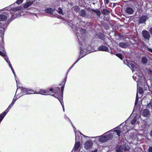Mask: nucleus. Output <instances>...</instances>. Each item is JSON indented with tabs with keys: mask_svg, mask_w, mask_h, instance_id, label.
Here are the masks:
<instances>
[{
	"mask_svg": "<svg viewBox=\"0 0 152 152\" xmlns=\"http://www.w3.org/2000/svg\"><path fill=\"white\" fill-rule=\"evenodd\" d=\"M119 46L122 48H126L128 46L127 43L125 42H120L119 44Z\"/></svg>",
	"mask_w": 152,
	"mask_h": 152,
	"instance_id": "nucleus-19",
	"label": "nucleus"
},
{
	"mask_svg": "<svg viewBox=\"0 0 152 152\" xmlns=\"http://www.w3.org/2000/svg\"><path fill=\"white\" fill-rule=\"evenodd\" d=\"M80 16L85 17L86 15V11L84 10H81L80 12Z\"/></svg>",
	"mask_w": 152,
	"mask_h": 152,
	"instance_id": "nucleus-21",
	"label": "nucleus"
},
{
	"mask_svg": "<svg viewBox=\"0 0 152 152\" xmlns=\"http://www.w3.org/2000/svg\"><path fill=\"white\" fill-rule=\"evenodd\" d=\"M112 133L113 137L114 136L116 137H119L121 133V131L120 130V129L119 127H117L115 128V130L114 131H111V132L109 134Z\"/></svg>",
	"mask_w": 152,
	"mask_h": 152,
	"instance_id": "nucleus-4",
	"label": "nucleus"
},
{
	"mask_svg": "<svg viewBox=\"0 0 152 152\" xmlns=\"http://www.w3.org/2000/svg\"><path fill=\"white\" fill-rule=\"evenodd\" d=\"M45 12L50 14H52L53 13V10L51 8H47L45 10Z\"/></svg>",
	"mask_w": 152,
	"mask_h": 152,
	"instance_id": "nucleus-18",
	"label": "nucleus"
},
{
	"mask_svg": "<svg viewBox=\"0 0 152 152\" xmlns=\"http://www.w3.org/2000/svg\"><path fill=\"white\" fill-rule=\"evenodd\" d=\"M12 107V106H11L10 104L7 109L5 111V112H7L6 113H7L9 111L10 109L11 108V107Z\"/></svg>",
	"mask_w": 152,
	"mask_h": 152,
	"instance_id": "nucleus-31",
	"label": "nucleus"
},
{
	"mask_svg": "<svg viewBox=\"0 0 152 152\" xmlns=\"http://www.w3.org/2000/svg\"><path fill=\"white\" fill-rule=\"evenodd\" d=\"M75 136H76L75 140H76V141L75 143V145L74 146V148L75 150H77L79 149V148L80 147V142L79 141H77V140L78 139V137L77 136L76 133V132H75Z\"/></svg>",
	"mask_w": 152,
	"mask_h": 152,
	"instance_id": "nucleus-9",
	"label": "nucleus"
},
{
	"mask_svg": "<svg viewBox=\"0 0 152 152\" xmlns=\"http://www.w3.org/2000/svg\"><path fill=\"white\" fill-rule=\"evenodd\" d=\"M34 94H40L45 95H50V93L49 91L47 90H45L43 89H40L38 92L35 91H34Z\"/></svg>",
	"mask_w": 152,
	"mask_h": 152,
	"instance_id": "nucleus-8",
	"label": "nucleus"
},
{
	"mask_svg": "<svg viewBox=\"0 0 152 152\" xmlns=\"http://www.w3.org/2000/svg\"><path fill=\"white\" fill-rule=\"evenodd\" d=\"M57 11L59 14H61L63 15L64 14L62 10L60 8H58Z\"/></svg>",
	"mask_w": 152,
	"mask_h": 152,
	"instance_id": "nucleus-30",
	"label": "nucleus"
},
{
	"mask_svg": "<svg viewBox=\"0 0 152 152\" xmlns=\"http://www.w3.org/2000/svg\"><path fill=\"white\" fill-rule=\"evenodd\" d=\"M97 10H94L93 11L94 12L96 13Z\"/></svg>",
	"mask_w": 152,
	"mask_h": 152,
	"instance_id": "nucleus-48",
	"label": "nucleus"
},
{
	"mask_svg": "<svg viewBox=\"0 0 152 152\" xmlns=\"http://www.w3.org/2000/svg\"><path fill=\"white\" fill-rule=\"evenodd\" d=\"M93 143L91 141H87L84 145L85 148L87 149H91Z\"/></svg>",
	"mask_w": 152,
	"mask_h": 152,
	"instance_id": "nucleus-10",
	"label": "nucleus"
},
{
	"mask_svg": "<svg viewBox=\"0 0 152 152\" xmlns=\"http://www.w3.org/2000/svg\"><path fill=\"white\" fill-rule=\"evenodd\" d=\"M148 73L149 74L152 75V70L151 69H149Z\"/></svg>",
	"mask_w": 152,
	"mask_h": 152,
	"instance_id": "nucleus-39",
	"label": "nucleus"
},
{
	"mask_svg": "<svg viewBox=\"0 0 152 152\" xmlns=\"http://www.w3.org/2000/svg\"><path fill=\"white\" fill-rule=\"evenodd\" d=\"M138 96H137V94L136 97V99L135 102V105H137L138 102Z\"/></svg>",
	"mask_w": 152,
	"mask_h": 152,
	"instance_id": "nucleus-33",
	"label": "nucleus"
},
{
	"mask_svg": "<svg viewBox=\"0 0 152 152\" xmlns=\"http://www.w3.org/2000/svg\"><path fill=\"white\" fill-rule=\"evenodd\" d=\"M150 33L152 35V27L150 29Z\"/></svg>",
	"mask_w": 152,
	"mask_h": 152,
	"instance_id": "nucleus-43",
	"label": "nucleus"
},
{
	"mask_svg": "<svg viewBox=\"0 0 152 152\" xmlns=\"http://www.w3.org/2000/svg\"><path fill=\"white\" fill-rule=\"evenodd\" d=\"M21 92L22 94H31L34 93V91L32 89H27L26 88H22Z\"/></svg>",
	"mask_w": 152,
	"mask_h": 152,
	"instance_id": "nucleus-5",
	"label": "nucleus"
},
{
	"mask_svg": "<svg viewBox=\"0 0 152 152\" xmlns=\"http://www.w3.org/2000/svg\"><path fill=\"white\" fill-rule=\"evenodd\" d=\"M137 117V115H136L134 116V118L132 120L131 123L132 125H134L136 123Z\"/></svg>",
	"mask_w": 152,
	"mask_h": 152,
	"instance_id": "nucleus-25",
	"label": "nucleus"
},
{
	"mask_svg": "<svg viewBox=\"0 0 152 152\" xmlns=\"http://www.w3.org/2000/svg\"><path fill=\"white\" fill-rule=\"evenodd\" d=\"M97 149H95L94 151H92L91 152H97Z\"/></svg>",
	"mask_w": 152,
	"mask_h": 152,
	"instance_id": "nucleus-46",
	"label": "nucleus"
},
{
	"mask_svg": "<svg viewBox=\"0 0 152 152\" xmlns=\"http://www.w3.org/2000/svg\"><path fill=\"white\" fill-rule=\"evenodd\" d=\"M17 98L15 96L14 97V98L12 100V102L15 103V102L17 100Z\"/></svg>",
	"mask_w": 152,
	"mask_h": 152,
	"instance_id": "nucleus-37",
	"label": "nucleus"
},
{
	"mask_svg": "<svg viewBox=\"0 0 152 152\" xmlns=\"http://www.w3.org/2000/svg\"><path fill=\"white\" fill-rule=\"evenodd\" d=\"M7 19V17L4 15H0V21H4Z\"/></svg>",
	"mask_w": 152,
	"mask_h": 152,
	"instance_id": "nucleus-22",
	"label": "nucleus"
},
{
	"mask_svg": "<svg viewBox=\"0 0 152 152\" xmlns=\"http://www.w3.org/2000/svg\"><path fill=\"white\" fill-rule=\"evenodd\" d=\"M23 0H17L16 2L17 4H20L23 2Z\"/></svg>",
	"mask_w": 152,
	"mask_h": 152,
	"instance_id": "nucleus-35",
	"label": "nucleus"
},
{
	"mask_svg": "<svg viewBox=\"0 0 152 152\" xmlns=\"http://www.w3.org/2000/svg\"><path fill=\"white\" fill-rule=\"evenodd\" d=\"M149 152H152V147H150L149 148Z\"/></svg>",
	"mask_w": 152,
	"mask_h": 152,
	"instance_id": "nucleus-40",
	"label": "nucleus"
},
{
	"mask_svg": "<svg viewBox=\"0 0 152 152\" xmlns=\"http://www.w3.org/2000/svg\"><path fill=\"white\" fill-rule=\"evenodd\" d=\"M150 114V111L149 110L145 109L143 110L142 112L143 116L147 117Z\"/></svg>",
	"mask_w": 152,
	"mask_h": 152,
	"instance_id": "nucleus-16",
	"label": "nucleus"
},
{
	"mask_svg": "<svg viewBox=\"0 0 152 152\" xmlns=\"http://www.w3.org/2000/svg\"><path fill=\"white\" fill-rule=\"evenodd\" d=\"M17 16H18V15H16V17H17Z\"/></svg>",
	"mask_w": 152,
	"mask_h": 152,
	"instance_id": "nucleus-52",
	"label": "nucleus"
},
{
	"mask_svg": "<svg viewBox=\"0 0 152 152\" xmlns=\"http://www.w3.org/2000/svg\"><path fill=\"white\" fill-rule=\"evenodd\" d=\"M109 0H106V3L107 4H108V1Z\"/></svg>",
	"mask_w": 152,
	"mask_h": 152,
	"instance_id": "nucleus-47",
	"label": "nucleus"
},
{
	"mask_svg": "<svg viewBox=\"0 0 152 152\" xmlns=\"http://www.w3.org/2000/svg\"><path fill=\"white\" fill-rule=\"evenodd\" d=\"M147 62V60L145 57H143L142 59V62L143 64H145Z\"/></svg>",
	"mask_w": 152,
	"mask_h": 152,
	"instance_id": "nucleus-27",
	"label": "nucleus"
},
{
	"mask_svg": "<svg viewBox=\"0 0 152 152\" xmlns=\"http://www.w3.org/2000/svg\"><path fill=\"white\" fill-rule=\"evenodd\" d=\"M14 104V103L13 102H12L10 104L11 105V106H12Z\"/></svg>",
	"mask_w": 152,
	"mask_h": 152,
	"instance_id": "nucleus-45",
	"label": "nucleus"
},
{
	"mask_svg": "<svg viewBox=\"0 0 152 152\" xmlns=\"http://www.w3.org/2000/svg\"><path fill=\"white\" fill-rule=\"evenodd\" d=\"M7 112H4L3 113L0 114V122L2 120L4 117L6 115Z\"/></svg>",
	"mask_w": 152,
	"mask_h": 152,
	"instance_id": "nucleus-23",
	"label": "nucleus"
},
{
	"mask_svg": "<svg viewBox=\"0 0 152 152\" xmlns=\"http://www.w3.org/2000/svg\"><path fill=\"white\" fill-rule=\"evenodd\" d=\"M112 134H104L100 136L96 137L95 138H97L99 141L101 142H105L107 140L111 139L113 137ZM95 138V137H92Z\"/></svg>",
	"mask_w": 152,
	"mask_h": 152,
	"instance_id": "nucleus-3",
	"label": "nucleus"
},
{
	"mask_svg": "<svg viewBox=\"0 0 152 152\" xmlns=\"http://www.w3.org/2000/svg\"><path fill=\"white\" fill-rule=\"evenodd\" d=\"M98 50L100 51H107L108 50V48L105 46L101 45L98 48Z\"/></svg>",
	"mask_w": 152,
	"mask_h": 152,
	"instance_id": "nucleus-13",
	"label": "nucleus"
},
{
	"mask_svg": "<svg viewBox=\"0 0 152 152\" xmlns=\"http://www.w3.org/2000/svg\"><path fill=\"white\" fill-rule=\"evenodd\" d=\"M1 39V40L0 41V49L1 50L3 51V52H2L0 51V55L4 57V59L7 63L9 65L10 67V68L11 70L12 71L15 77L16 76H15V73L14 71L13 68L12 67V66L10 63V61H9L8 58L7 56L6 55V53L3 50V47L2 45H3V39L2 37L0 38Z\"/></svg>",
	"mask_w": 152,
	"mask_h": 152,
	"instance_id": "nucleus-2",
	"label": "nucleus"
},
{
	"mask_svg": "<svg viewBox=\"0 0 152 152\" xmlns=\"http://www.w3.org/2000/svg\"><path fill=\"white\" fill-rule=\"evenodd\" d=\"M34 2V0H28V1L24 5L23 8L25 9L27 8L32 5Z\"/></svg>",
	"mask_w": 152,
	"mask_h": 152,
	"instance_id": "nucleus-11",
	"label": "nucleus"
},
{
	"mask_svg": "<svg viewBox=\"0 0 152 152\" xmlns=\"http://www.w3.org/2000/svg\"><path fill=\"white\" fill-rule=\"evenodd\" d=\"M147 17L146 16H142L140 18L139 23H144L147 19Z\"/></svg>",
	"mask_w": 152,
	"mask_h": 152,
	"instance_id": "nucleus-15",
	"label": "nucleus"
},
{
	"mask_svg": "<svg viewBox=\"0 0 152 152\" xmlns=\"http://www.w3.org/2000/svg\"><path fill=\"white\" fill-rule=\"evenodd\" d=\"M109 12L106 10H103V13L104 14H107Z\"/></svg>",
	"mask_w": 152,
	"mask_h": 152,
	"instance_id": "nucleus-36",
	"label": "nucleus"
},
{
	"mask_svg": "<svg viewBox=\"0 0 152 152\" xmlns=\"http://www.w3.org/2000/svg\"><path fill=\"white\" fill-rule=\"evenodd\" d=\"M148 50L150 51V52L152 53V49L151 48H148Z\"/></svg>",
	"mask_w": 152,
	"mask_h": 152,
	"instance_id": "nucleus-44",
	"label": "nucleus"
},
{
	"mask_svg": "<svg viewBox=\"0 0 152 152\" xmlns=\"http://www.w3.org/2000/svg\"><path fill=\"white\" fill-rule=\"evenodd\" d=\"M133 78L134 79V80H136V81L137 82V85H138V82H137V80H136V77L135 76H133Z\"/></svg>",
	"mask_w": 152,
	"mask_h": 152,
	"instance_id": "nucleus-41",
	"label": "nucleus"
},
{
	"mask_svg": "<svg viewBox=\"0 0 152 152\" xmlns=\"http://www.w3.org/2000/svg\"><path fill=\"white\" fill-rule=\"evenodd\" d=\"M96 14L97 15H98L99 16H100V12L99 10H97V11H96Z\"/></svg>",
	"mask_w": 152,
	"mask_h": 152,
	"instance_id": "nucleus-38",
	"label": "nucleus"
},
{
	"mask_svg": "<svg viewBox=\"0 0 152 152\" xmlns=\"http://www.w3.org/2000/svg\"><path fill=\"white\" fill-rule=\"evenodd\" d=\"M60 90V89L59 88H51L49 90L50 91H53L54 93H56L57 91H59Z\"/></svg>",
	"mask_w": 152,
	"mask_h": 152,
	"instance_id": "nucleus-20",
	"label": "nucleus"
},
{
	"mask_svg": "<svg viewBox=\"0 0 152 152\" xmlns=\"http://www.w3.org/2000/svg\"><path fill=\"white\" fill-rule=\"evenodd\" d=\"M64 89V87H63V86H62L61 87V91H62V95H63V91Z\"/></svg>",
	"mask_w": 152,
	"mask_h": 152,
	"instance_id": "nucleus-42",
	"label": "nucleus"
},
{
	"mask_svg": "<svg viewBox=\"0 0 152 152\" xmlns=\"http://www.w3.org/2000/svg\"><path fill=\"white\" fill-rule=\"evenodd\" d=\"M4 31L5 29L4 28L0 27V33L1 35H3L4 32Z\"/></svg>",
	"mask_w": 152,
	"mask_h": 152,
	"instance_id": "nucleus-29",
	"label": "nucleus"
},
{
	"mask_svg": "<svg viewBox=\"0 0 152 152\" xmlns=\"http://www.w3.org/2000/svg\"><path fill=\"white\" fill-rule=\"evenodd\" d=\"M152 102H150L148 104V105H147V107H148L149 108H151V109H152Z\"/></svg>",
	"mask_w": 152,
	"mask_h": 152,
	"instance_id": "nucleus-34",
	"label": "nucleus"
},
{
	"mask_svg": "<svg viewBox=\"0 0 152 152\" xmlns=\"http://www.w3.org/2000/svg\"><path fill=\"white\" fill-rule=\"evenodd\" d=\"M51 95L55 97V98H56L58 99V100L60 101V103L62 105V108L63 109V111H64V105L63 102V101L62 98V97L59 98V97H56L55 96V95L54 94Z\"/></svg>",
	"mask_w": 152,
	"mask_h": 152,
	"instance_id": "nucleus-14",
	"label": "nucleus"
},
{
	"mask_svg": "<svg viewBox=\"0 0 152 152\" xmlns=\"http://www.w3.org/2000/svg\"><path fill=\"white\" fill-rule=\"evenodd\" d=\"M143 37L144 38L148 40H149L150 37V35L149 32L146 30H143L142 32Z\"/></svg>",
	"mask_w": 152,
	"mask_h": 152,
	"instance_id": "nucleus-7",
	"label": "nucleus"
},
{
	"mask_svg": "<svg viewBox=\"0 0 152 152\" xmlns=\"http://www.w3.org/2000/svg\"><path fill=\"white\" fill-rule=\"evenodd\" d=\"M125 10L126 13L129 14H132L134 12V10L133 9L130 7L126 8Z\"/></svg>",
	"mask_w": 152,
	"mask_h": 152,
	"instance_id": "nucleus-17",
	"label": "nucleus"
},
{
	"mask_svg": "<svg viewBox=\"0 0 152 152\" xmlns=\"http://www.w3.org/2000/svg\"><path fill=\"white\" fill-rule=\"evenodd\" d=\"M72 126H73V129H74V131H75V129H76L75 127L74 126H73L72 125Z\"/></svg>",
	"mask_w": 152,
	"mask_h": 152,
	"instance_id": "nucleus-49",
	"label": "nucleus"
},
{
	"mask_svg": "<svg viewBox=\"0 0 152 152\" xmlns=\"http://www.w3.org/2000/svg\"><path fill=\"white\" fill-rule=\"evenodd\" d=\"M138 92L139 93V94L142 95L143 93V90L142 88L140 87H139L137 88V94Z\"/></svg>",
	"mask_w": 152,
	"mask_h": 152,
	"instance_id": "nucleus-26",
	"label": "nucleus"
},
{
	"mask_svg": "<svg viewBox=\"0 0 152 152\" xmlns=\"http://www.w3.org/2000/svg\"><path fill=\"white\" fill-rule=\"evenodd\" d=\"M116 55L121 60H122L123 58L122 57V55L120 54H116Z\"/></svg>",
	"mask_w": 152,
	"mask_h": 152,
	"instance_id": "nucleus-32",
	"label": "nucleus"
},
{
	"mask_svg": "<svg viewBox=\"0 0 152 152\" xmlns=\"http://www.w3.org/2000/svg\"><path fill=\"white\" fill-rule=\"evenodd\" d=\"M77 37L79 42V45H80V55H82V56L79 58H78L77 60L75 62V63L73 65L72 68L74 65L76 63L80 60V59L83 57L86 54L87 52V46L86 45V43L85 39H84L83 38V35L82 34H80L79 35L77 34Z\"/></svg>",
	"mask_w": 152,
	"mask_h": 152,
	"instance_id": "nucleus-1",
	"label": "nucleus"
},
{
	"mask_svg": "<svg viewBox=\"0 0 152 152\" xmlns=\"http://www.w3.org/2000/svg\"><path fill=\"white\" fill-rule=\"evenodd\" d=\"M129 149L130 148L129 146L122 145L120 146L119 148L117 147L116 148V151L117 152H122L123 151H128L129 150Z\"/></svg>",
	"mask_w": 152,
	"mask_h": 152,
	"instance_id": "nucleus-6",
	"label": "nucleus"
},
{
	"mask_svg": "<svg viewBox=\"0 0 152 152\" xmlns=\"http://www.w3.org/2000/svg\"><path fill=\"white\" fill-rule=\"evenodd\" d=\"M128 65L129 67H131L132 68L133 72H134V70L137 69V65L134 63L131 62L128 64Z\"/></svg>",
	"mask_w": 152,
	"mask_h": 152,
	"instance_id": "nucleus-12",
	"label": "nucleus"
},
{
	"mask_svg": "<svg viewBox=\"0 0 152 152\" xmlns=\"http://www.w3.org/2000/svg\"><path fill=\"white\" fill-rule=\"evenodd\" d=\"M23 9V8L20 6H18L13 8V10L14 11L21 10Z\"/></svg>",
	"mask_w": 152,
	"mask_h": 152,
	"instance_id": "nucleus-24",
	"label": "nucleus"
},
{
	"mask_svg": "<svg viewBox=\"0 0 152 152\" xmlns=\"http://www.w3.org/2000/svg\"><path fill=\"white\" fill-rule=\"evenodd\" d=\"M34 0V1H35V0Z\"/></svg>",
	"mask_w": 152,
	"mask_h": 152,
	"instance_id": "nucleus-53",
	"label": "nucleus"
},
{
	"mask_svg": "<svg viewBox=\"0 0 152 152\" xmlns=\"http://www.w3.org/2000/svg\"><path fill=\"white\" fill-rule=\"evenodd\" d=\"M151 137H152V131H151Z\"/></svg>",
	"mask_w": 152,
	"mask_h": 152,
	"instance_id": "nucleus-50",
	"label": "nucleus"
},
{
	"mask_svg": "<svg viewBox=\"0 0 152 152\" xmlns=\"http://www.w3.org/2000/svg\"><path fill=\"white\" fill-rule=\"evenodd\" d=\"M126 126H127L126 125L123 127V129L124 130H125V131L124 132V131H122L121 132L122 133H125L126 132V131H128V130L129 129L127 128Z\"/></svg>",
	"mask_w": 152,
	"mask_h": 152,
	"instance_id": "nucleus-28",
	"label": "nucleus"
},
{
	"mask_svg": "<svg viewBox=\"0 0 152 152\" xmlns=\"http://www.w3.org/2000/svg\"><path fill=\"white\" fill-rule=\"evenodd\" d=\"M13 16H14L13 15H12V17H13Z\"/></svg>",
	"mask_w": 152,
	"mask_h": 152,
	"instance_id": "nucleus-51",
	"label": "nucleus"
}]
</instances>
